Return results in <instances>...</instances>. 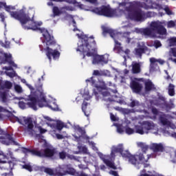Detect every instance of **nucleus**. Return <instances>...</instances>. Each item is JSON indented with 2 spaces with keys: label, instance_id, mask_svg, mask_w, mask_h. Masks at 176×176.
<instances>
[{
  "label": "nucleus",
  "instance_id": "obj_31",
  "mask_svg": "<svg viewBox=\"0 0 176 176\" xmlns=\"http://www.w3.org/2000/svg\"><path fill=\"white\" fill-rule=\"evenodd\" d=\"M138 146H140V148H141L142 149V152L143 153H146V151L149 149V146L145 144L143 142H140L138 143Z\"/></svg>",
  "mask_w": 176,
  "mask_h": 176
},
{
  "label": "nucleus",
  "instance_id": "obj_35",
  "mask_svg": "<svg viewBox=\"0 0 176 176\" xmlns=\"http://www.w3.org/2000/svg\"><path fill=\"white\" fill-rule=\"evenodd\" d=\"M153 46L155 49H159V47H162V43L159 40H155L154 41Z\"/></svg>",
  "mask_w": 176,
  "mask_h": 176
},
{
  "label": "nucleus",
  "instance_id": "obj_49",
  "mask_svg": "<svg viewBox=\"0 0 176 176\" xmlns=\"http://www.w3.org/2000/svg\"><path fill=\"white\" fill-rule=\"evenodd\" d=\"M173 106H174L173 104H169V103L165 104V107L166 109H171L173 108Z\"/></svg>",
  "mask_w": 176,
  "mask_h": 176
},
{
  "label": "nucleus",
  "instance_id": "obj_41",
  "mask_svg": "<svg viewBox=\"0 0 176 176\" xmlns=\"http://www.w3.org/2000/svg\"><path fill=\"white\" fill-rule=\"evenodd\" d=\"M87 102H83L82 104V110L84 112V113H86V109H87Z\"/></svg>",
  "mask_w": 176,
  "mask_h": 176
},
{
  "label": "nucleus",
  "instance_id": "obj_19",
  "mask_svg": "<svg viewBox=\"0 0 176 176\" xmlns=\"http://www.w3.org/2000/svg\"><path fill=\"white\" fill-rule=\"evenodd\" d=\"M150 148L151 151H153L155 153L157 152H164V146L162 143H153L151 145Z\"/></svg>",
  "mask_w": 176,
  "mask_h": 176
},
{
  "label": "nucleus",
  "instance_id": "obj_29",
  "mask_svg": "<svg viewBox=\"0 0 176 176\" xmlns=\"http://www.w3.org/2000/svg\"><path fill=\"white\" fill-rule=\"evenodd\" d=\"M174 89H175V85L170 83L168 85V94L170 97L175 96V91Z\"/></svg>",
  "mask_w": 176,
  "mask_h": 176
},
{
  "label": "nucleus",
  "instance_id": "obj_20",
  "mask_svg": "<svg viewBox=\"0 0 176 176\" xmlns=\"http://www.w3.org/2000/svg\"><path fill=\"white\" fill-rule=\"evenodd\" d=\"M4 57L3 64H6L7 63L8 65H12L14 68H17V65L13 61L11 54H5Z\"/></svg>",
  "mask_w": 176,
  "mask_h": 176
},
{
  "label": "nucleus",
  "instance_id": "obj_46",
  "mask_svg": "<svg viewBox=\"0 0 176 176\" xmlns=\"http://www.w3.org/2000/svg\"><path fill=\"white\" fill-rule=\"evenodd\" d=\"M3 69H5L6 71H13V66L12 65L5 66L3 67Z\"/></svg>",
  "mask_w": 176,
  "mask_h": 176
},
{
  "label": "nucleus",
  "instance_id": "obj_13",
  "mask_svg": "<svg viewBox=\"0 0 176 176\" xmlns=\"http://www.w3.org/2000/svg\"><path fill=\"white\" fill-rule=\"evenodd\" d=\"M24 126H27L26 131L30 135H34L35 131H34V122L32 118L23 117Z\"/></svg>",
  "mask_w": 176,
  "mask_h": 176
},
{
  "label": "nucleus",
  "instance_id": "obj_62",
  "mask_svg": "<svg viewBox=\"0 0 176 176\" xmlns=\"http://www.w3.org/2000/svg\"><path fill=\"white\" fill-rule=\"evenodd\" d=\"M78 176H87V175H86V173L82 172V173H80V174L78 175Z\"/></svg>",
  "mask_w": 176,
  "mask_h": 176
},
{
  "label": "nucleus",
  "instance_id": "obj_36",
  "mask_svg": "<svg viewBox=\"0 0 176 176\" xmlns=\"http://www.w3.org/2000/svg\"><path fill=\"white\" fill-rule=\"evenodd\" d=\"M22 168L28 171H30V173L32 172V166H31L30 164H24L22 166Z\"/></svg>",
  "mask_w": 176,
  "mask_h": 176
},
{
  "label": "nucleus",
  "instance_id": "obj_43",
  "mask_svg": "<svg viewBox=\"0 0 176 176\" xmlns=\"http://www.w3.org/2000/svg\"><path fill=\"white\" fill-rule=\"evenodd\" d=\"M38 131L40 132V134H45V133L47 132V130L42 128V126H38Z\"/></svg>",
  "mask_w": 176,
  "mask_h": 176
},
{
  "label": "nucleus",
  "instance_id": "obj_7",
  "mask_svg": "<svg viewBox=\"0 0 176 176\" xmlns=\"http://www.w3.org/2000/svg\"><path fill=\"white\" fill-rule=\"evenodd\" d=\"M87 85H91L93 87H96V90L98 91L99 93H101L103 99L104 101H112L111 99V93L108 91H102V90H107V84L104 81H99L100 85L97 84V80H96L95 77L92 76L85 80Z\"/></svg>",
  "mask_w": 176,
  "mask_h": 176
},
{
  "label": "nucleus",
  "instance_id": "obj_48",
  "mask_svg": "<svg viewBox=\"0 0 176 176\" xmlns=\"http://www.w3.org/2000/svg\"><path fill=\"white\" fill-rule=\"evenodd\" d=\"M0 19H1L2 23H5V19H6V16H5V12L0 13Z\"/></svg>",
  "mask_w": 176,
  "mask_h": 176
},
{
  "label": "nucleus",
  "instance_id": "obj_45",
  "mask_svg": "<svg viewBox=\"0 0 176 176\" xmlns=\"http://www.w3.org/2000/svg\"><path fill=\"white\" fill-rule=\"evenodd\" d=\"M5 138L3 136H0V142L3 144L4 145H9V143L7 142L6 140H4Z\"/></svg>",
  "mask_w": 176,
  "mask_h": 176
},
{
  "label": "nucleus",
  "instance_id": "obj_59",
  "mask_svg": "<svg viewBox=\"0 0 176 176\" xmlns=\"http://www.w3.org/2000/svg\"><path fill=\"white\" fill-rule=\"evenodd\" d=\"M69 3H72L73 5H76V0H68Z\"/></svg>",
  "mask_w": 176,
  "mask_h": 176
},
{
  "label": "nucleus",
  "instance_id": "obj_61",
  "mask_svg": "<svg viewBox=\"0 0 176 176\" xmlns=\"http://www.w3.org/2000/svg\"><path fill=\"white\" fill-rule=\"evenodd\" d=\"M53 2H65L66 0H52Z\"/></svg>",
  "mask_w": 176,
  "mask_h": 176
},
{
  "label": "nucleus",
  "instance_id": "obj_44",
  "mask_svg": "<svg viewBox=\"0 0 176 176\" xmlns=\"http://www.w3.org/2000/svg\"><path fill=\"white\" fill-rule=\"evenodd\" d=\"M164 11L166 12V14H168V16H171V14H173V12L171 11V10H170L168 7H166L164 8Z\"/></svg>",
  "mask_w": 176,
  "mask_h": 176
},
{
  "label": "nucleus",
  "instance_id": "obj_22",
  "mask_svg": "<svg viewBox=\"0 0 176 176\" xmlns=\"http://www.w3.org/2000/svg\"><path fill=\"white\" fill-rule=\"evenodd\" d=\"M131 16L132 19L136 21H141V20L144 19V15H142V11H141V10H138V11L132 12Z\"/></svg>",
  "mask_w": 176,
  "mask_h": 176
},
{
  "label": "nucleus",
  "instance_id": "obj_4",
  "mask_svg": "<svg viewBox=\"0 0 176 176\" xmlns=\"http://www.w3.org/2000/svg\"><path fill=\"white\" fill-rule=\"evenodd\" d=\"M42 87V84H36V94H38V96H37V98H36L34 96H29L28 100L30 102L25 103L23 101H19L18 103L19 108L21 109H25L28 106L29 108L34 109V111H36V109H38L36 108V105H38L40 108H43L45 105H47V102H46V96H45L43 89Z\"/></svg>",
  "mask_w": 176,
  "mask_h": 176
},
{
  "label": "nucleus",
  "instance_id": "obj_8",
  "mask_svg": "<svg viewBox=\"0 0 176 176\" xmlns=\"http://www.w3.org/2000/svg\"><path fill=\"white\" fill-rule=\"evenodd\" d=\"M25 152H26V153H31L33 156H37L38 157H53V156L56 155V148L47 147L41 151L25 148Z\"/></svg>",
  "mask_w": 176,
  "mask_h": 176
},
{
  "label": "nucleus",
  "instance_id": "obj_3",
  "mask_svg": "<svg viewBox=\"0 0 176 176\" xmlns=\"http://www.w3.org/2000/svg\"><path fill=\"white\" fill-rule=\"evenodd\" d=\"M83 43H82V58L87 57H93L92 63L95 65H105V64H108V58H105L104 55H96V52H97V43L94 40V37L90 36L87 37L86 36L83 38ZM86 53V54H85Z\"/></svg>",
  "mask_w": 176,
  "mask_h": 176
},
{
  "label": "nucleus",
  "instance_id": "obj_14",
  "mask_svg": "<svg viewBox=\"0 0 176 176\" xmlns=\"http://www.w3.org/2000/svg\"><path fill=\"white\" fill-rule=\"evenodd\" d=\"M45 54L50 61H52V57L53 58H57L60 57V52L57 50H52V48L47 47L45 49Z\"/></svg>",
  "mask_w": 176,
  "mask_h": 176
},
{
  "label": "nucleus",
  "instance_id": "obj_23",
  "mask_svg": "<svg viewBox=\"0 0 176 176\" xmlns=\"http://www.w3.org/2000/svg\"><path fill=\"white\" fill-rule=\"evenodd\" d=\"M0 101L6 104L9 102V93L6 91H0Z\"/></svg>",
  "mask_w": 176,
  "mask_h": 176
},
{
  "label": "nucleus",
  "instance_id": "obj_6",
  "mask_svg": "<svg viewBox=\"0 0 176 176\" xmlns=\"http://www.w3.org/2000/svg\"><path fill=\"white\" fill-rule=\"evenodd\" d=\"M154 127L153 122L151 121H143L139 125H135V130L129 126L125 127V133L128 135H131V134H134L135 133L140 134V135H144V134H148L149 131L152 130Z\"/></svg>",
  "mask_w": 176,
  "mask_h": 176
},
{
  "label": "nucleus",
  "instance_id": "obj_64",
  "mask_svg": "<svg viewBox=\"0 0 176 176\" xmlns=\"http://www.w3.org/2000/svg\"><path fill=\"white\" fill-rule=\"evenodd\" d=\"M170 60H171V61H173V63H175V64H176V58H171Z\"/></svg>",
  "mask_w": 176,
  "mask_h": 176
},
{
  "label": "nucleus",
  "instance_id": "obj_33",
  "mask_svg": "<svg viewBox=\"0 0 176 176\" xmlns=\"http://www.w3.org/2000/svg\"><path fill=\"white\" fill-rule=\"evenodd\" d=\"M129 107L134 108L135 107H140V102L138 100H133L130 102Z\"/></svg>",
  "mask_w": 176,
  "mask_h": 176
},
{
  "label": "nucleus",
  "instance_id": "obj_28",
  "mask_svg": "<svg viewBox=\"0 0 176 176\" xmlns=\"http://www.w3.org/2000/svg\"><path fill=\"white\" fill-rule=\"evenodd\" d=\"M160 121L163 124V126H167L170 124V121L166 118V114H163L160 116Z\"/></svg>",
  "mask_w": 176,
  "mask_h": 176
},
{
  "label": "nucleus",
  "instance_id": "obj_60",
  "mask_svg": "<svg viewBox=\"0 0 176 176\" xmlns=\"http://www.w3.org/2000/svg\"><path fill=\"white\" fill-rule=\"evenodd\" d=\"M16 120L18 122H19L20 124H23V120H21L19 118H16Z\"/></svg>",
  "mask_w": 176,
  "mask_h": 176
},
{
  "label": "nucleus",
  "instance_id": "obj_21",
  "mask_svg": "<svg viewBox=\"0 0 176 176\" xmlns=\"http://www.w3.org/2000/svg\"><path fill=\"white\" fill-rule=\"evenodd\" d=\"M147 50L148 47L146 46L140 47L135 49V54L140 57V58H142V54H144Z\"/></svg>",
  "mask_w": 176,
  "mask_h": 176
},
{
  "label": "nucleus",
  "instance_id": "obj_54",
  "mask_svg": "<svg viewBox=\"0 0 176 176\" xmlns=\"http://www.w3.org/2000/svg\"><path fill=\"white\" fill-rule=\"evenodd\" d=\"M110 118L112 122H116V116H115V115L111 113Z\"/></svg>",
  "mask_w": 176,
  "mask_h": 176
},
{
  "label": "nucleus",
  "instance_id": "obj_55",
  "mask_svg": "<svg viewBox=\"0 0 176 176\" xmlns=\"http://www.w3.org/2000/svg\"><path fill=\"white\" fill-rule=\"evenodd\" d=\"M110 174L113 176H119V174L116 170H111Z\"/></svg>",
  "mask_w": 176,
  "mask_h": 176
},
{
  "label": "nucleus",
  "instance_id": "obj_30",
  "mask_svg": "<svg viewBox=\"0 0 176 176\" xmlns=\"http://www.w3.org/2000/svg\"><path fill=\"white\" fill-rule=\"evenodd\" d=\"M46 102L47 104L43 107H49V108H50L53 111H57V109H58V106L57 105V103H56V102H51L50 104L47 102V100H46Z\"/></svg>",
  "mask_w": 176,
  "mask_h": 176
},
{
  "label": "nucleus",
  "instance_id": "obj_2",
  "mask_svg": "<svg viewBox=\"0 0 176 176\" xmlns=\"http://www.w3.org/2000/svg\"><path fill=\"white\" fill-rule=\"evenodd\" d=\"M115 153H120L121 156L124 159H128L129 162L131 164L137 167L138 170H140V164L142 163L144 164V168H146L148 167H151V164H147L148 160H149L150 157H153L152 154L147 155V158L145 159L144 156V153H139L138 154L132 155L130 153L129 150H125L123 147V144H118L117 147L113 148L111 153V157H115L116 155Z\"/></svg>",
  "mask_w": 176,
  "mask_h": 176
},
{
  "label": "nucleus",
  "instance_id": "obj_47",
  "mask_svg": "<svg viewBox=\"0 0 176 176\" xmlns=\"http://www.w3.org/2000/svg\"><path fill=\"white\" fill-rule=\"evenodd\" d=\"M93 76H101V72H100L99 70H94Z\"/></svg>",
  "mask_w": 176,
  "mask_h": 176
},
{
  "label": "nucleus",
  "instance_id": "obj_42",
  "mask_svg": "<svg viewBox=\"0 0 176 176\" xmlns=\"http://www.w3.org/2000/svg\"><path fill=\"white\" fill-rule=\"evenodd\" d=\"M59 157L63 160L65 159L67 157V153L64 151L59 153Z\"/></svg>",
  "mask_w": 176,
  "mask_h": 176
},
{
  "label": "nucleus",
  "instance_id": "obj_9",
  "mask_svg": "<svg viewBox=\"0 0 176 176\" xmlns=\"http://www.w3.org/2000/svg\"><path fill=\"white\" fill-rule=\"evenodd\" d=\"M91 11L93 13H96L99 16H104V17H115L118 13L116 9L111 8L107 6L94 8Z\"/></svg>",
  "mask_w": 176,
  "mask_h": 176
},
{
  "label": "nucleus",
  "instance_id": "obj_53",
  "mask_svg": "<svg viewBox=\"0 0 176 176\" xmlns=\"http://www.w3.org/2000/svg\"><path fill=\"white\" fill-rule=\"evenodd\" d=\"M56 137L58 140H63L64 139V136L60 133H56Z\"/></svg>",
  "mask_w": 176,
  "mask_h": 176
},
{
  "label": "nucleus",
  "instance_id": "obj_32",
  "mask_svg": "<svg viewBox=\"0 0 176 176\" xmlns=\"http://www.w3.org/2000/svg\"><path fill=\"white\" fill-rule=\"evenodd\" d=\"M169 46H176V37H170L168 38Z\"/></svg>",
  "mask_w": 176,
  "mask_h": 176
},
{
  "label": "nucleus",
  "instance_id": "obj_58",
  "mask_svg": "<svg viewBox=\"0 0 176 176\" xmlns=\"http://www.w3.org/2000/svg\"><path fill=\"white\" fill-rule=\"evenodd\" d=\"M86 2H89V3H96L98 0H85Z\"/></svg>",
  "mask_w": 176,
  "mask_h": 176
},
{
  "label": "nucleus",
  "instance_id": "obj_57",
  "mask_svg": "<svg viewBox=\"0 0 176 176\" xmlns=\"http://www.w3.org/2000/svg\"><path fill=\"white\" fill-rule=\"evenodd\" d=\"M171 52L173 57H176V48H172Z\"/></svg>",
  "mask_w": 176,
  "mask_h": 176
},
{
  "label": "nucleus",
  "instance_id": "obj_11",
  "mask_svg": "<svg viewBox=\"0 0 176 176\" xmlns=\"http://www.w3.org/2000/svg\"><path fill=\"white\" fill-rule=\"evenodd\" d=\"M141 82H144V78H135L134 80L131 82L130 87L133 93L138 94L140 91H142L144 86Z\"/></svg>",
  "mask_w": 176,
  "mask_h": 176
},
{
  "label": "nucleus",
  "instance_id": "obj_38",
  "mask_svg": "<svg viewBox=\"0 0 176 176\" xmlns=\"http://www.w3.org/2000/svg\"><path fill=\"white\" fill-rule=\"evenodd\" d=\"M44 171L49 175H54V172L50 168H45Z\"/></svg>",
  "mask_w": 176,
  "mask_h": 176
},
{
  "label": "nucleus",
  "instance_id": "obj_17",
  "mask_svg": "<svg viewBox=\"0 0 176 176\" xmlns=\"http://www.w3.org/2000/svg\"><path fill=\"white\" fill-rule=\"evenodd\" d=\"M68 8L67 6L62 7L58 8L57 6H54L52 9L53 14L54 16H61V14H64L65 13V10H67Z\"/></svg>",
  "mask_w": 176,
  "mask_h": 176
},
{
  "label": "nucleus",
  "instance_id": "obj_12",
  "mask_svg": "<svg viewBox=\"0 0 176 176\" xmlns=\"http://www.w3.org/2000/svg\"><path fill=\"white\" fill-rule=\"evenodd\" d=\"M58 175L64 176L67 175V174H69L70 175H75L76 174V170L73 168H71L69 165H64L60 170L57 172Z\"/></svg>",
  "mask_w": 176,
  "mask_h": 176
},
{
  "label": "nucleus",
  "instance_id": "obj_5",
  "mask_svg": "<svg viewBox=\"0 0 176 176\" xmlns=\"http://www.w3.org/2000/svg\"><path fill=\"white\" fill-rule=\"evenodd\" d=\"M142 35L146 38H156V35H167V29L160 21H151L149 28H145L141 30Z\"/></svg>",
  "mask_w": 176,
  "mask_h": 176
},
{
  "label": "nucleus",
  "instance_id": "obj_24",
  "mask_svg": "<svg viewBox=\"0 0 176 176\" xmlns=\"http://www.w3.org/2000/svg\"><path fill=\"white\" fill-rule=\"evenodd\" d=\"M141 72V65L138 63L132 64V74H140Z\"/></svg>",
  "mask_w": 176,
  "mask_h": 176
},
{
  "label": "nucleus",
  "instance_id": "obj_10",
  "mask_svg": "<svg viewBox=\"0 0 176 176\" xmlns=\"http://www.w3.org/2000/svg\"><path fill=\"white\" fill-rule=\"evenodd\" d=\"M102 30V35H104V36H105L107 34H109L110 36L114 40L115 46L113 47V51L116 52V53H120L123 50V47H122V44L115 38V36H116L115 30L105 26H103Z\"/></svg>",
  "mask_w": 176,
  "mask_h": 176
},
{
  "label": "nucleus",
  "instance_id": "obj_25",
  "mask_svg": "<svg viewBox=\"0 0 176 176\" xmlns=\"http://www.w3.org/2000/svg\"><path fill=\"white\" fill-rule=\"evenodd\" d=\"M13 84L10 81H6L5 82H0L1 89H12Z\"/></svg>",
  "mask_w": 176,
  "mask_h": 176
},
{
  "label": "nucleus",
  "instance_id": "obj_51",
  "mask_svg": "<svg viewBox=\"0 0 176 176\" xmlns=\"http://www.w3.org/2000/svg\"><path fill=\"white\" fill-rule=\"evenodd\" d=\"M5 74L7 76H10V78H14V74L13 72H6Z\"/></svg>",
  "mask_w": 176,
  "mask_h": 176
},
{
  "label": "nucleus",
  "instance_id": "obj_37",
  "mask_svg": "<svg viewBox=\"0 0 176 176\" xmlns=\"http://www.w3.org/2000/svg\"><path fill=\"white\" fill-rule=\"evenodd\" d=\"M176 24L174 21H169L167 23V28H174L175 27Z\"/></svg>",
  "mask_w": 176,
  "mask_h": 176
},
{
  "label": "nucleus",
  "instance_id": "obj_52",
  "mask_svg": "<svg viewBox=\"0 0 176 176\" xmlns=\"http://www.w3.org/2000/svg\"><path fill=\"white\" fill-rule=\"evenodd\" d=\"M165 73L166 74L167 76L165 77V79L166 80H170V79L171 80V81L173 82V79H171V76H170V75L168 74V72H167V70H165Z\"/></svg>",
  "mask_w": 176,
  "mask_h": 176
},
{
  "label": "nucleus",
  "instance_id": "obj_63",
  "mask_svg": "<svg viewBox=\"0 0 176 176\" xmlns=\"http://www.w3.org/2000/svg\"><path fill=\"white\" fill-rule=\"evenodd\" d=\"M126 43H130V42H131V38H127L126 40Z\"/></svg>",
  "mask_w": 176,
  "mask_h": 176
},
{
  "label": "nucleus",
  "instance_id": "obj_56",
  "mask_svg": "<svg viewBox=\"0 0 176 176\" xmlns=\"http://www.w3.org/2000/svg\"><path fill=\"white\" fill-rule=\"evenodd\" d=\"M117 131H118V133H120V134H122V133H124V131H123V128H122V127H118V128H117Z\"/></svg>",
  "mask_w": 176,
  "mask_h": 176
},
{
  "label": "nucleus",
  "instance_id": "obj_34",
  "mask_svg": "<svg viewBox=\"0 0 176 176\" xmlns=\"http://www.w3.org/2000/svg\"><path fill=\"white\" fill-rule=\"evenodd\" d=\"M56 129L57 130H59V131L63 130V129H64V122H62L61 121L57 122Z\"/></svg>",
  "mask_w": 176,
  "mask_h": 176
},
{
  "label": "nucleus",
  "instance_id": "obj_15",
  "mask_svg": "<svg viewBox=\"0 0 176 176\" xmlns=\"http://www.w3.org/2000/svg\"><path fill=\"white\" fill-rule=\"evenodd\" d=\"M142 4L140 1H133L130 3L129 7L126 8V11L129 13H134V12H137L138 10V8H141Z\"/></svg>",
  "mask_w": 176,
  "mask_h": 176
},
{
  "label": "nucleus",
  "instance_id": "obj_40",
  "mask_svg": "<svg viewBox=\"0 0 176 176\" xmlns=\"http://www.w3.org/2000/svg\"><path fill=\"white\" fill-rule=\"evenodd\" d=\"M14 89L16 93H23V88L20 85H15Z\"/></svg>",
  "mask_w": 176,
  "mask_h": 176
},
{
  "label": "nucleus",
  "instance_id": "obj_50",
  "mask_svg": "<svg viewBox=\"0 0 176 176\" xmlns=\"http://www.w3.org/2000/svg\"><path fill=\"white\" fill-rule=\"evenodd\" d=\"M151 112L153 115H159V110L155 107L152 109Z\"/></svg>",
  "mask_w": 176,
  "mask_h": 176
},
{
  "label": "nucleus",
  "instance_id": "obj_16",
  "mask_svg": "<svg viewBox=\"0 0 176 176\" xmlns=\"http://www.w3.org/2000/svg\"><path fill=\"white\" fill-rule=\"evenodd\" d=\"M0 137H3L4 141H6L8 144L9 142H8V140L10 141V142H14V139H13V136H12L10 133H8V131H3V129H0Z\"/></svg>",
  "mask_w": 176,
  "mask_h": 176
},
{
  "label": "nucleus",
  "instance_id": "obj_39",
  "mask_svg": "<svg viewBox=\"0 0 176 176\" xmlns=\"http://www.w3.org/2000/svg\"><path fill=\"white\" fill-rule=\"evenodd\" d=\"M76 129H77L78 132L80 133V134L82 135H85L86 134V131H85V129H83V128H82L80 126H78Z\"/></svg>",
  "mask_w": 176,
  "mask_h": 176
},
{
  "label": "nucleus",
  "instance_id": "obj_27",
  "mask_svg": "<svg viewBox=\"0 0 176 176\" xmlns=\"http://www.w3.org/2000/svg\"><path fill=\"white\" fill-rule=\"evenodd\" d=\"M103 162L106 164V166H107V167H110V168H113V170H118V168L116 167V166H115V164L111 160L104 159Z\"/></svg>",
  "mask_w": 176,
  "mask_h": 176
},
{
  "label": "nucleus",
  "instance_id": "obj_1",
  "mask_svg": "<svg viewBox=\"0 0 176 176\" xmlns=\"http://www.w3.org/2000/svg\"><path fill=\"white\" fill-rule=\"evenodd\" d=\"M1 3H3L0 7V9L2 8H5L6 12L10 13L11 17H13L16 20H19L20 21L23 28L24 30H33V31H36V30H38L43 34V36L44 38V42H45L47 46L50 45H56V41H54V37L51 36L49 31L45 28H38L42 25V23L36 22L33 20H31L30 17V14L25 13V11L23 9L19 11L12 12L11 10H14L16 8L12 6H7L6 2L0 1Z\"/></svg>",
  "mask_w": 176,
  "mask_h": 176
},
{
  "label": "nucleus",
  "instance_id": "obj_26",
  "mask_svg": "<svg viewBox=\"0 0 176 176\" xmlns=\"http://www.w3.org/2000/svg\"><path fill=\"white\" fill-rule=\"evenodd\" d=\"M150 63H151V67H153V65H157L156 63H159L161 65H163L164 64V61L162 59H156L155 58H150Z\"/></svg>",
  "mask_w": 176,
  "mask_h": 176
},
{
  "label": "nucleus",
  "instance_id": "obj_18",
  "mask_svg": "<svg viewBox=\"0 0 176 176\" xmlns=\"http://www.w3.org/2000/svg\"><path fill=\"white\" fill-rule=\"evenodd\" d=\"M144 89L146 93L149 91H156V86L153 82L148 80L144 82Z\"/></svg>",
  "mask_w": 176,
  "mask_h": 176
}]
</instances>
